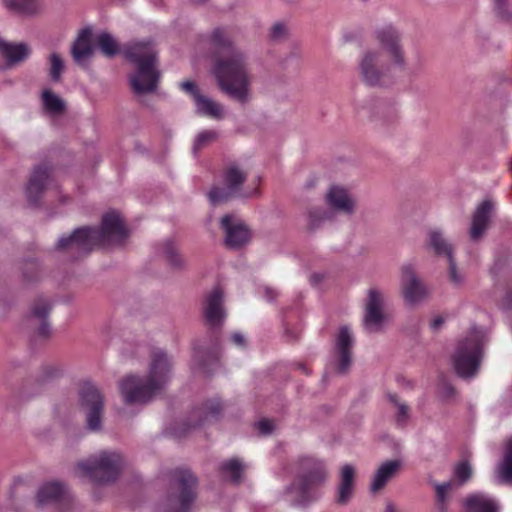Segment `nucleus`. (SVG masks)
Returning a JSON list of instances; mask_svg holds the SVG:
<instances>
[{"instance_id": "nucleus-1", "label": "nucleus", "mask_w": 512, "mask_h": 512, "mask_svg": "<svg viewBox=\"0 0 512 512\" xmlns=\"http://www.w3.org/2000/svg\"><path fill=\"white\" fill-rule=\"evenodd\" d=\"M215 50L213 74L222 92L244 104L251 95V76L246 53L236 47L224 30L216 29L211 36Z\"/></svg>"}, {"instance_id": "nucleus-2", "label": "nucleus", "mask_w": 512, "mask_h": 512, "mask_svg": "<svg viewBox=\"0 0 512 512\" xmlns=\"http://www.w3.org/2000/svg\"><path fill=\"white\" fill-rule=\"evenodd\" d=\"M129 236L121 215L116 211H109L102 217L99 229L81 227L67 237H61L57 244L58 251L67 252L72 259H77L89 253L95 246L104 247L122 244Z\"/></svg>"}, {"instance_id": "nucleus-3", "label": "nucleus", "mask_w": 512, "mask_h": 512, "mask_svg": "<svg viewBox=\"0 0 512 512\" xmlns=\"http://www.w3.org/2000/svg\"><path fill=\"white\" fill-rule=\"evenodd\" d=\"M171 374V362L161 349L151 357L146 379L128 376L120 383V392L127 404H145L151 401L167 384Z\"/></svg>"}, {"instance_id": "nucleus-4", "label": "nucleus", "mask_w": 512, "mask_h": 512, "mask_svg": "<svg viewBox=\"0 0 512 512\" xmlns=\"http://www.w3.org/2000/svg\"><path fill=\"white\" fill-rule=\"evenodd\" d=\"M125 57L135 67L129 81L136 94H149L156 90L160 78L157 69V51L151 42H134L124 50Z\"/></svg>"}, {"instance_id": "nucleus-5", "label": "nucleus", "mask_w": 512, "mask_h": 512, "mask_svg": "<svg viewBox=\"0 0 512 512\" xmlns=\"http://www.w3.org/2000/svg\"><path fill=\"white\" fill-rule=\"evenodd\" d=\"M486 339L484 330L473 327L459 340L452 356V363L460 377L470 378L476 375L483 357Z\"/></svg>"}, {"instance_id": "nucleus-6", "label": "nucleus", "mask_w": 512, "mask_h": 512, "mask_svg": "<svg viewBox=\"0 0 512 512\" xmlns=\"http://www.w3.org/2000/svg\"><path fill=\"white\" fill-rule=\"evenodd\" d=\"M327 478V470L323 461L304 456L298 461L297 478L290 488L294 494L293 501L306 504L317 497L316 490Z\"/></svg>"}, {"instance_id": "nucleus-7", "label": "nucleus", "mask_w": 512, "mask_h": 512, "mask_svg": "<svg viewBox=\"0 0 512 512\" xmlns=\"http://www.w3.org/2000/svg\"><path fill=\"white\" fill-rule=\"evenodd\" d=\"M124 464L123 457L115 451H101L78 462L76 471L79 477L87 478L96 484L115 481Z\"/></svg>"}, {"instance_id": "nucleus-8", "label": "nucleus", "mask_w": 512, "mask_h": 512, "mask_svg": "<svg viewBox=\"0 0 512 512\" xmlns=\"http://www.w3.org/2000/svg\"><path fill=\"white\" fill-rule=\"evenodd\" d=\"M391 63L384 61L380 50L366 49L360 55L358 72L361 80L368 86H384L391 83Z\"/></svg>"}, {"instance_id": "nucleus-9", "label": "nucleus", "mask_w": 512, "mask_h": 512, "mask_svg": "<svg viewBox=\"0 0 512 512\" xmlns=\"http://www.w3.org/2000/svg\"><path fill=\"white\" fill-rule=\"evenodd\" d=\"M247 173L237 165H230L223 174V187H213L208 193L213 205L225 203L237 197H250L252 193H243L241 187L246 181Z\"/></svg>"}, {"instance_id": "nucleus-10", "label": "nucleus", "mask_w": 512, "mask_h": 512, "mask_svg": "<svg viewBox=\"0 0 512 512\" xmlns=\"http://www.w3.org/2000/svg\"><path fill=\"white\" fill-rule=\"evenodd\" d=\"M196 477L188 470L175 472L174 492L168 498L167 512H190L195 499Z\"/></svg>"}, {"instance_id": "nucleus-11", "label": "nucleus", "mask_w": 512, "mask_h": 512, "mask_svg": "<svg viewBox=\"0 0 512 512\" xmlns=\"http://www.w3.org/2000/svg\"><path fill=\"white\" fill-rule=\"evenodd\" d=\"M374 37L382 48L379 50L383 56L387 55L392 65L404 68L406 59L399 30L392 24H385L375 30Z\"/></svg>"}, {"instance_id": "nucleus-12", "label": "nucleus", "mask_w": 512, "mask_h": 512, "mask_svg": "<svg viewBox=\"0 0 512 512\" xmlns=\"http://www.w3.org/2000/svg\"><path fill=\"white\" fill-rule=\"evenodd\" d=\"M80 405L86 417V425L90 431H99L102 427L104 411L103 397L92 384H84L80 390Z\"/></svg>"}, {"instance_id": "nucleus-13", "label": "nucleus", "mask_w": 512, "mask_h": 512, "mask_svg": "<svg viewBox=\"0 0 512 512\" xmlns=\"http://www.w3.org/2000/svg\"><path fill=\"white\" fill-rule=\"evenodd\" d=\"M400 286L405 301L410 305L418 304L428 296V289L416 274L412 264H404L401 267Z\"/></svg>"}, {"instance_id": "nucleus-14", "label": "nucleus", "mask_w": 512, "mask_h": 512, "mask_svg": "<svg viewBox=\"0 0 512 512\" xmlns=\"http://www.w3.org/2000/svg\"><path fill=\"white\" fill-rule=\"evenodd\" d=\"M384 294L377 288H370L367 294L363 326L366 332L375 333L382 329L384 324Z\"/></svg>"}, {"instance_id": "nucleus-15", "label": "nucleus", "mask_w": 512, "mask_h": 512, "mask_svg": "<svg viewBox=\"0 0 512 512\" xmlns=\"http://www.w3.org/2000/svg\"><path fill=\"white\" fill-rule=\"evenodd\" d=\"M220 224L225 232V244L229 248L237 249L250 241V230L245 223L235 215L228 214L223 216Z\"/></svg>"}, {"instance_id": "nucleus-16", "label": "nucleus", "mask_w": 512, "mask_h": 512, "mask_svg": "<svg viewBox=\"0 0 512 512\" xmlns=\"http://www.w3.org/2000/svg\"><path fill=\"white\" fill-rule=\"evenodd\" d=\"M224 294L219 287L213 288L206 296L203 305V316L210 327H220L225 318Z\"/></svg>"}, {"instance_id": "nucleus-17", "label": "nucleus", "mask_w": 512, "mask_h": 512, "mask_svg": "<svg viewBox=\"0 0 512 512\" xmlns=\"http://www.w3.org/2000/svg\"><path fill=\"white\" fill-rule=\"evenodd\" d=\"M354 344L352 332L348 326H342L336 337V351L339 355L338 373H345L351 364V350Z\"/></svg>"}, {"instance_id": "nucleus-18", "label": "nucleus", "mask_w": 512, "mask_h": 512, "mask_svg": "<svg viewBox=\"0 0 512 512\" xmlns=\"http://www.w3.org/2000/svg\"><path fill=\"white\" fill-rule=\"evenodd\" d=\"M222 411L219 400L213 399L194 409L189 416L188 429L204 426L218 419Z\"/></svg>"}, {"instance_id": "nucleus-19", "label": "nucleus", "mask_w": 512, "mask_h": 512, "mask_svg": "<svg viewBox=\"0 0 512 512\" xmlns=\"http://www.w3.org/2000/svg\"><path fill=\"white\" fill-rule=\"evenodd\" d=\"M462 505L465 512H500L498 500L484 492L469 494Z\"/></svg>"}, {"instance_id": "nucleus-20", "label": "nucleus", "mask_w": 512, "mask_h": 512, "mask_svg": "<svg viewBox=\"0 0 512 512\" xmlns=\"http://www.w3.org/2000/svg\"><path fill=\"white\" fill-rule=\"evenodd\" d=\"M50 182V169L47 166L35 168L26 188V195L29 202L37 204L44 190Z\"/></svg>"}, {"instance_id": "nucleus-21", "label": "nucleus", "mask_w": 512, "mask_h": 512, "mask_svg": "<svg viewBox=\"0 0 512 512\" xmlns=\"http://www.w3.org/2000/svg\"><path fill=\"white\" fill-rule=\"evenodd\" d=\"M326 202L334 210L351 215L355 209V200L349 192L340 186H332L326 193Z\"/></svg>"}, {"instance_id": "nucleus-22", "label": "nucleus", "mask_w": 512, "mask_h": 512, "mask_svg": "<svg viewBox=\"0 0 512 512\" xmlns=\"http://www.w3.org/2000/svg\"><path fill=\"white\" fill-rule=\"evenodd\" d=\"M491 210L492 204L490 201H484L477 207L470 228V238L473 241H477L484 234L488 226Z\"/></svg>"}, {"instance_id": "nucleus-23", "label": "nucleus", "mask_w": 512, "mask_h": 512, "mask_svg": "<svg viewBox=\"0 0 512 512\" xmlns=\"http://www.w3.org/2000/svg\"><path fill=\"white\" fill-rule=\"evenodd\" d=\"M66 496L65 487L58 482H47L43 484L37 493V504L42 507L57 503Z\"/></svg>"}, {"instance_id": "nucleus-24", "label": "nucleus", "mask_w": 512, "mask_h": 512, "mask_svg": "<svg viewBox=\"0 0 512 512\" xmlns=\"http://www.w3.org/2000/svg\"><path fill=\"white\" fill-rule=\"evenodd\" d=\"M91 34L89 28L83 29L79 33L71 49L75 62L81 63L93 55L95 44H91Z\"/></svg>"}, {"instance_id": "nucleus-25", "label": "nucleus", "mask_w": 512, "mask_h": 512, "mask_svg": "<svg viewBox=\"0 0 512 512\" xmlns=\"http://www.w3.org/2000/svg\"><path fill=\"white\" fill-rule=\"evenodd\" d=\"M495 478L501 484H512V437L505 442L502 460L495 469Z\"/></svg>"}, {"instance_id": "nucleus-26", "label": "nucleus", "mask_w": 512, "mask_h": 512, "mask_svg": "<svg viewBox=\"0 0 512 512\" xmlns=\"http://www.w3.org/2000/svg\"><path fill=\"white\" fill-rule=\"evenodd\" d=\"M355 469L350 464H345L341 469L340 483L337 490V503L347 504L353 493Z\"/></svg>"}, {"instance_id": "nucleus-27", "label": "nucleus", "mask_w": 512, "mask_h": 512, "mask_svg": "<svg viewBox=\"0 0 512 512\" xmlns=\"http://www.w3.org/2000/svg\"><path fill=\"white\" fill-rule=\"evenodd\" d=\"M400 466L401 462L398 460H391L383 463L375 473L370 486L371 491L376 492L382 489L388 480H390L396 474Z\"/></svg>"}, {"instance_id": "nucleus-28", "label": "nucleus", "mask_w": 512, "mask_h": 512, "mask_svg": "<svg viewBox=\"0 0 512 512\" xmlns=\"http://www.w3.org/2000/svg\"><path fill=\"white\" fill-rule=\"evenodd\" d=\"M31 54V49L26 43H7L2 57L9 67L25 61Z\"/></svg>"}, {"instance_id": "nucleus-29", "label": "nucleus", "mask_w": 512, "mask_h": 512, "mask_svg": "<svg viewBox=\"0 0 512 512\" xmlns=\"http://www.w3.org/2000/svg\"><path fill=\"white\" fill-rule=\"evenodd\" d=\"M51 310V304L45 300H38L31 311V317L39 321L40 326L38 328V335L41 337H47L50 334V326L46 321V318Z\"/></svg>"}, {"instance_id": "nucleus-30", "label": "nucleus", "mask_w": 512, "mask_h": 512, "mask_svg": "<svg viewBox=\"0 0 512 512\" xmlns=\"http://www.w3.org/2000/svg\"><path fill=\"white\" fill-rule=\"evenodd\" d=\"M194 103L198 114L205 115L213 119L223 118V107L211 98L203 95L197 96V100Z\"/></svg>"}, {"instance_id": "nucleus-31", "label": "nucleus", "mask_w": 512, "mask_h": 512, "mask_svg": "<svg viewBox=\"0 0 512 512\" xmlns=\"http://www.w3.org/2000/svg\"><path fill=\"white\" fill-rule=\"evenodd\" d=\"M95 48L99 49L100 52L108 58H113L119 51V44L116 39L108 32L103 31L95 37Z\"/></svg>"}, {"instance_id": "nucleus-32", "label": "nucleus", "mask_w": 512, "mask_h": 512, "mask_svg": "<svg viewBox=\"0 0 512 512\" xmlns=\"http://www.w3.org/2000/svg\"><path fill=\"white\" fill-rule=\"evenodd\" d=\"M42 105L45 112L49 115H59L65 110L64 101L49 89L42 92Z\"/></svg>"}, {"instance_id": "nucleus-33", "label": "nucleus", "mask_w": 512, "mask_h": 512, "mask_svg": "<svg viewBox=\"0 0 512 512\" xmlns=\"http://www.w3.org/2000/svg\"><path fill=\"white\" fill-rule=\"evenodd\" d=\"M159 252L164 256L169 265L174 268H183L186 264L172 240L164 241L159 247Z\"/></svg>"}, {"instance_id": "nucleus-34", "label": "nucleus", "mask_w": 512, "mask_h": 512, "mask_svg": "<svg viewBox=\"0 0 512 512\" xmlns=\"http://www.w3.org/2000/svg\"><path fill=\"white\" fill-rule=\"evenodd\" d=\"M429 245L438 255L446 256L448 260L453 258L452 247L440 231L432 230L429 232Z\"/></svg>"}, {"instance_id": "nucleus-35", "label": "nucleus", "mask_w": 512, "mask_h": 512, "mask_svg": "<svg viewBox=\"0 0 512 512\" xmlns=\"http://www.w3.org/2000/svg\"><path fill=\"white\" fill-rule=\"evenodd\" d=\"M5 7L13 13L20 15H32L36 13L38 6L36 0H3Z\"/></svg>"}, {"instance_id": "nucleus-36", "label": "nucleus", "mask_w": 512, "mask_h": 512, "mask_svg": "<svg viewBox=\"0 0 512 512\" xmlns=\"http://www.w3.org/2000/svg\"><path fill=\"white\" fill-rule=\"evenodd\" d=\"M434 488L436 491V506L439 512H447V503L449 494L455 490V482L448 481L444 483H435Z\"/></svg>"}, {"instance_id": "nucleus-37", "label": "nucleus", "mask_w": 512, "mask_h": 512, "mask_svg": "<svg viewBox=\"0 0 512 512\" xmlns=\"http://www.w3.org/2000/svg\"><path fill=\"white\" fill-rule=\"evenodd\" d=\"M221 470L227 474L234 483H239L244 470V465L236 458L225 461L221 464Z\"/></svg>"}, {"instance_id": "nucleus-38", "label": "nucleus", "mask_w": 512, "mask_h": 512, "mask_svg": "<svg viewBox=\"0 0 512 512\" xmlns=\"http://www.w3.org/2000/svg\"><path fill=\"white\" fill-rule=\"evenodd\" d=\"M50 69L49 75L54 82H59L61 75L65 70L63 59L58 53H52L49 57Z\"/></svg>"}, {"instance_id": "nucleus-39", "label": "nucleus", "mask_w": 512, "mask_h": 512, "mask_svg": "<svg viewBox=\"0 0 512 512\" xmlns=\"http://www.w3.org/2000/svg\"><path fill=\"white\" fill-rule=\"evenodd\" d=\"M388 398L392 404H394L396 408V422L398 425L403 426L407 420L409 419V408L408 406L400 402L398 397L395 394H389Z\"/></svg>"}, {"instance_id": "nucleus-40", "label": "nucleus", "mask_w": 512, "mask_h": 512, "mask_svg": "<svg viewBox=\"0 0 512 512\" xmlns=\"http://www.w3.org/2000/svg\"><path fill=\"white\" fill-rule=\"evenodd\" d=\"M472 475L471 466L467 462H461L456 465L454 469L455 488H459L462 484L467 482Z\"/></svg>"}, {"instance_id": "nucleus-41", "label": "nucleus", "mask_w": 512, "mask_h": 512, "mask_svg": "<svg viewBox=\"0 0 512 512\" xmlns=\"http://www.w3.org/2000/svg\"><path fill=\"white\" fill-rule=\"evenodd\" d=\"M218 138V133L215 130H203L195 138L193 144V151L197 153L198 150L205 147L207 144L214 142Z\"/></svg>"}, {"instance_id": "nucleus-42", "label": "nucleus", "mask_w": 512, "mask_h": 512, "mask_svg": "<svg viewBox=\"0 0 512 512\" xmlns=\"http://www.w3.org/2000/svg\"><path fill=\"white\" fill-rule=\"evenodd\" d=\"M327 213L322 209H311L308 212V227L310 230H316L327 219Z\"/></svg>"}, {"instance_id": "nucleus-43", "label": "nucleus", "mask_w": 512, "mask_h": 512, "mask_svg": "<svg viewBox=\"0 0 512 512\" xmlns=\"http://www.w3.org/2000/svg\"><path fill=\"white\" fill-rule=\"evenodd\" d=\"M494 2L497 16L503 21H510L512 13L507 8L506 0H494Z\"/></svg>"}, {"instance_id": "nucleus-44", "label": "nucleus", "mask_w": 512, "mask_h": 512, "mask_svg": "<svg viewBox=\"0 0 512 512\" xmlns=\"http://www.w3.org/2000/svg\"><path fill=\"white\" fill-rule=\"evenodd\" d=\"M448 262H449L450 281L457 286L461 285L463 282V277L457 270L456 263H455L454 259L452 258L451 260H448Z\"/></svg>"}, {"instance_id": "nucleus-45", "label": "nucleus", "mask_w": 512, "mask_h": 512, "mask_svg": "<svg viewBox=\"0 0 512 512\" xmlns=\"http://www.w3.org/2000/svg\"><path fill=\"white\" fill-rule=\"evenodd\" d=\"M270 36L275 41H280L287 36V28L282 23H276L272 26Z\"/></svg>"}, {"instance_id": "nucleus-46", "label": "nucleus", "mask_w": 512, "mask_h": 512, "mask_svg": "<svg viewBox=\"0 0 512 512\" xmlns=\"http://www.w3.org/2000/svg\"><path fill=\"white\" fill-rule=\"evenodd\" d=\"M207 356V352L202 351L198 347H194L192 356V366L194 369H200L204 366V357Z\"/></svg>"}, {"instance_id": "nucleus-47", "label": "nucleus", "mask_w": 512, "mask_h": 512, "mask_svg": "<svg viewBox=\"0 0 512 512\" xmlns=\"http://www.w3.org/2000/svg\"><path fill=\"white\" fill-rule=\"evenodd\" d=\"M183 91L192 96L194 102L197 100V96H201L196 84L192 81H185L180 84Z\"/></svg>"}, {"instance_id": "nucleus-48", "label": "nucleus", "mask_w": 512, "mask_h": 512, "mask_svg": "<svg viewBox=\"0 0 512 512\" xmlns=\"http://www.w3.org/2000/svg\"><path fill=\"white\" fill-rule=\"evenodd\" d=\"M454 394H455V390L450 383L443 381L440 384V395L442 398L449 399V398H452L454 396Z\"/></svg>"}, {"instance_id": "nucleus-49", "label": "nucleus", "mask_w": 512, "mask_h": 512, "mask_svg": "<svg viewBox=\"0 0 512 512\" xmlns=\"http://www.w3.org/2000/svg\"><path fill=\"white\" fill-rule=\"evenodd\" d=\"M259 432L263 435H267L273 430V423L267 419L261 420L257 423Z\"/></svg>"}, {"instance_id": "nucleus-50", "label": "nucleus", "mask_w": 512, "mask_h": 512, "mask_svg": "<svg viewBox=\"0 0 512 512\" xmlns=\"http://www.w3.org/2000/svg\"><path fill=\"white\" fill-rule=\"evenodd\" d=\"M231 340L233 341V343L237 346H240V347H243L245 346V337L243 334H241L240 332H235L232 334L231 336Z\"/></svg>"}, {"instance_id": "nucleus-51", "label": "nucleus", "mask_w": 512, "mask_h": 512, "mask_svg": "<svg viewBox=\"0 0 512 512\" xmlns=\"http://www.w3.org/2000/svg\"><path fill=\"white\" fill-rule=\"evenodd\" d=\"M264 296L267 301H273L278 296V292L276 289L266 286L264 288Z\"/></svg>"}, {"instance_id": "nucleus-52", "label": "nucleus", "mask_w": 512, "mask_h": 512, "mask_svg": "<svg viewBox=\"0 0 512 512\" xmlns=\"http://www.w3.org/2000/svg\"><path fill=\"white\" fill-rule=\"evenodd\" d=\"M443 323H444L443 317L437 316L432 320L431 328L436 331V330L440 329V327L443 325Z\"/></svg>"}, {"instance_id": "nucleus-53", "label": "nucleus", "mask_w": 512, "mask_h": 512, "mask_svg": "<svg viewBox=\"0 0 512 512\" xmlns=\"http://www.w3.org/2000/svg\"><path fill=\"white\" fill-rule=\"evenodd\" d=\"M7 43L8 42H5L3 39L0 38V56L3 55Z\"/></svg>"}, {"instance_id": "nucleus-54", "label": "nucleus", "mask_w": 512, "mask_h": 512, "mask_svg": "<svg viewBox=\"0 0 512 512\" xmlns=\"http://www.w3.org/2000/svg\"><path fill=\"white\" fill-rule=\"evenodd\" d=\"M385 512H396V509L392 504H387Z\"/></svg>"}, {"instance_id": "nucleus-55", "label": "nucleus", "mask_w": 512, "mask_h": 512, "mask_svg": "<svg viewBox=\"0 0 512 512\" xmlns=\"http://www.w3.org/2000/svg\"><path fill=\"white\" fill-rule=\"evenodd\" d=\"M194 3L196 4H202L204 3L206 0H192Z\"/></svg>"}]
</instances>
